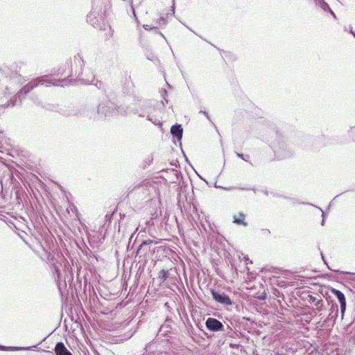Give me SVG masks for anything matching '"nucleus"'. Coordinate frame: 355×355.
Listing matches in <instances>:
<instances>
[{"label": "nucleus", "instance_id": "19", "mask_svg": "<svg viewBox=\"0 0 355 355\" xmlns=\"http://www.w3.org/2000/svg\"><path fill=\"white\" fill-rule=\"evenodd\" d=\"M200 113H203V114L207 117V119L211 121L210 117H209V114H208L207 112H206V111H200Z\"/></svg>", "mask_w": 355, "mask_h": 355}, {"label": "nucleus", "instance_id": "11", "mask_svg": "<svg viewBox=\"0 0 355 355\" xmlns=\"http://www.w3.org/2000/svg\"><path fill=\"white\" fill-rule=\"evenodd\" d=\"M81 80L85 84L94 85L98 89L103 88V83L100 80H96L94 77L91 80L89 79H81Z\"/></svg>", "mask_w": 355, "mask_h": 355}, {"label": "nucleus", "instance_id": "12", "mask_svg": "<svg viewBox=\"0 0 355 355\" xmlns=\"http://www.w3.org/2000/svg\"><path fill=\"white\" fill-rule=\"evenodd\" d=\"M153 347V343H148L146 345V347H145V350H146V352L148 353L149 355H171V354L169 352H153V354L151 353V349L152 347Z\"/></svg>", "mask_w": 355, "mask_h": 355}, {"label": "nucleus", "instance_id": "28", "mask_svg": "<svg viewBox=\"0 0 355 355\" xmlns=\"http://www.w3.org/2000/svg\"><path fill=\"white\" fill-rule=\"evenodd\" d=\"M75 76L78 78L80 76V73H78V74L77 75V73L76 72Z\"/></svg>", "mask_w": 355, "mask_h": 355}, {"label": "nucleus", "instance_id": "16", "mask_svg": "<svg viewBox=\"0 0 355 355\" xmlns=\"http://www.w3.org/2000/svg\"><path fill=\"white\" fill-rule=\"evenodd\" d=\"M234 223L238 224V225H243L244 226H247L248 223H245L243 220L237 218L235 216H234Z\"/></svg>", "mask_w": 355, "mask_h": 355}, {"label": "nucleus", "instance_id": "29", "mask_svg": "<svg viewBox=\"0 0 355 355\" xmlns=\"http://www.w3.org/2000/svg\"><path fill=\"white\" fill-rule=\"evenodd\" d=\"M351 130L355 132V128H352Z\"/></svg>", "mask_w": 355, "mask_h": 355}, {"label": "nucleus", "instance_id": "30", "mask_svg": "<svg viewBox=\"0 0 355 355\" xmlns=\"http://www.w3.org/2000/svg\"><path fill=\"white\" fill-rule=\"evenodd\" d=\"M324 223V220L323 219L322 221V225H323Z\"/></svg>", "mask_w": 355, "mask_h": 355}, {"label": "nucleus", "instance_id": "5", "mask_svg": "<svg viewBox=\"0 0 355 355\" xmlns=\"http://www.w3.org/2000/svg\"><path fill=\"white\" fill-rule=\"evenodd\" d=\"M205 326L211 331H225L223 324L216 318H208L205 322Z\"/></svg>", "mask_w": 355, "mask_h": 355}, {"label": "nucleus", "instance_id": "3", "mask_svg": "<svg viewBox=\"0 0 355 355\" xmlns=\"http://www.w3.org/2000/svg\"><path fill=\"white\" fill-rule=\"evenodd\" d=\"M211 293L213 299L216 302H217L223 305L229 306V305H232L233 304V302L230 298V297L223 292H221L220 291H216L214 289H211Z\"/></svg>", "mask_w": 355, "mask_h": 355}, {"label": "nucleus", "instance_id": "32", "mask_svg": "<svg viewBox=\"0 0 355 355\" xmlns=\"http://www.w3.org/2000/svg\"><path fill=\"white\" fill-rule=\"evenodd\" d=\"M160 35H162V37L165 38L162 33H160Z\"/></svg>", "mask_w": 355, "mask_h": 355}, {"label": "nucleus", "instance_id": "15", "mask_svg": "<svg viewBox=\"0 0 355 355\" xmlns=\"http://www.w3.org/2000/svg\"><path fill=\"white\" fill-rule=\"evenodd\" d=\"M318 5L324 11L330 10V8H329V5L324 0H319Z\"/></svg>", "mask_w": 355, "mask_h": 355}, {"label": "nucleus", "instance_id": "1", "mask_svg": "<svg viewBox=\"0 0 355 355\" xmlns=\"http://www.w3.org/2000/svg\"><path fill=\"white\" fill-rule=\"evenodd\" d=\"M154 111H155V108L151 105L150 102H141L140 100L135 101L134 103L128 105L119 106L116 109L119 114L123 116L131 114H137L139 117H146L148 121L155 125H161L160 119L152 115Z\"/></svg>", "mask_w": 355, "mask_h": 355}, {"label": "nucleus", "instance_id": "24", "mask_svg": "<svg viewBox=\"0 0 355 355\" xmlns=\"http://www.w3.org/2000/svg\"><path fill=\"white\" fill-rule=\"evenodd\" d=\"M349 33L355 37V32L352 29L349 31Z\"/></svg>", "mask_w": 355, "mask_h": 355}, {"label": "nucleus", "instance_id": "18", "mask_svg": "<svg viewBox=\"0 0 355 355\" xmlns=\"http://www.w3.org/2000/svg\"><path fill=\"white\" fill-rule=\"evenodd\" d=\"M153 241L151 240H146L143 241V243L140 245V248H141L144 245L151 243Z\"/></svg>", "mask_w": 355, "mask_h": 355}, {"label": "nucleus", "instance_id": "25", "mask_svg": "<svg viewBox=\"0 0 355 355\" xmlns=\"http://www.w3.org/2000/svg\"><path fill=\"white\" fill-rule=\"evenodd\" d=\"M321 257H322V260H323L324 263L325 264H327V262H326V260L324 259V257H323V254H322V252H321Z\"/></svg>", "mask_w": 355, "mask_h": 355}, {"label": "nucleus", "instance_id": "17", "mask_svg": "<svg viewBox=\"0 0 355 355\" xmlns=\"http://www.w3.org/2000/svg\"><path fill=\"white\" fill-rule=\"evenodd\" d=\"M236 153V156L238 157L241 158L242 159H243L245 162H248V159L250 158V156L248 155H244L242 153Z\"/></svg>", "mask_w": 355, "mask_h": 355}, {"label": "nucleus", "instance_id": "21", "mask_svg": "<svg viewBox=\"0 0 355 355\" xmlns=\"http://www.w3.org/2000/svg\"><path fill=\"white\" fill-rule=\"evenodd\" d=\"M290 156H291L290 153H286L284 155H279V157H281L282 158H286V157H289Z\"/></svg>", "mask_w": 355, "mask_h": 355}, {"label": "nucleus", "instance_id": "13", "mask_svg": "<svg viewBox=\"0 0 355 355\" xmlns=\"http://www.w3.org/2000/svg\"><path fill=\"white\" fill-rule=\"evenodd\" d=\"M19 98L17 94L10 98L6 103L1 105L3 107H8L9 106H15L17 104V100Z\"/></svg>", "mask_w": 355, "mask_h": 355}, {"label": "nucleus", "instance_id": "8", "mask_svg": "<svg viewBox=\"0 0 355 355\" xmlns=\"http://www.w3.org/2000/svg\"><path fill=\"white\" fill-rule=\"evenodd\" d=\"M54 351L55 355H73L65 347L64 344L62 342L56 343Z\"/></svg>", "mask_w": 355, "mask_h": 355}, {"label": "nucleus", "instance_id": "9", "mask_svg": "<svg viewBox=\"0 0 355 355\" xmlns=\"http://www.w3.org/2000/svg\"><path fill=\"white\" fill-rule=\"evenodd\" d=\"M171 135L177 139L178 141H180L182 138L183 129L181 125L175 124L172 125L171 128Z\"/></svg>", "mask_w": 355, "mask_h": 355}, {"label": "nucleus", "instance_id": "23", "mask_svg": "<svg viewBox=\"0 0 355 355\" xmlns=\"http://www.w3.org/2000/svg\"><path fill=\"white\" fill-rule=\"evenodd\" d=\"M160 21H162V24L163 25L166 24V20L163 17L160 18Z\"/></svg>", "mask_w": 355, "mask_h": 355}, {"label": "nucleus", "instance_id": "27", "mask_svg": "<svg viewBox=\"0 0 355 355\" xmlns=\"http://www.w3.org/2000/svg\"><path fill=\"white\" fill-rule=\"evenodd\" d=\"M239 216L242 218H244L245 217V214H243V213H239Z\"/></svg>", "mask_w": 355, "mask_h": 355}, {"label": "nucleus", "instance_id": "26", "mask_svg": "<svg viewBox=\"0 0 355 355\" xmlns=\"http://www.w3.org/2000/svg\"><path fill=\"white\" fill-rule=\"evenodd\" d=\"M224 190H227V191H229V190H232V187H229V188H224V187H222Z\"/></svg>", "mask_w": 355, "mask_h": 355}, {"label": "nucleus", "instance_id": "14", "mask_svg": "<svg viewBox=\"0 0 355 355\" xmlns=\"http://www.w3.org/2000/svg\"><path fill=\"white\" fill-rule=\"evenodd\" d=\"M159 279H160L162 282L167 279L168 277V272L165 270H162L159 272Z\"/></svg>", "mask_w": 355, "mask_h": 355}, {"label": "nucleus", "instance_id": "20", "mask_svg": "<svg viewBox=\"0 0 355 355\" xmlns=\"http://www.w3.org/2000/svg\"><path fill=\"white\" fill-rule=\"evenodd\" d=\"M31 347H12L13 349L16 350H24V349H30Z\"/></svg>", "mask_w": 355, "mask_h": 355}, {"label": "nucleus", "instance_id": "6", "mask_svg": "<svg viewBox=\"0 0 355 355\" xmlns=\"http://www.w3.org/2000/svg\"><path fill=\"white\" fill-rule=\"evenodd\" d=\"M115 108L110 103H102L99 104L97 113L101 118L107 117L114 114Z\"/></svg>", "mask_w": 355, "mask_h": 355}, {"label": "nucleus", "instance_id": "4", "mask_svg": "<svg viewBox=\"0 0 355 355\" xmlns=\"http://www.w3.org/2000/svg\"><path fill=\"white\" fill-rule=\"evenodd\" d=\"M87 20L94 28H101V23L103 21V17L101 12L100 13L99 11L94 9L87 15Z\"/></svg>", "mask_w": 355, "mask_h": 355}, {"label": "nucleus", "instance_id": "31", "mask_svg": "<svg viewBox=\"0 0 355 355\" xmlns=\"http://www.w3.org/2000/svg\"><path fill=\"white\" fill-rule=\"evenodd\" d=\"M0 349H4V347L0 345Z\"/></svg>", "mask_w": 355, "mask_h": 355}, {"label": "nucleus", "instance_id": "33", "mask_svg": "<svg viewBox=\"0 0 355 355\" xmlns=\"http://www.w3.org/2000/svg\"><path fill=\"white\" fill-rule=\"evenodd\" d=\"M174 3H175V0H173V3L174 4Z\"/></svg>", "mask_w": 355, "mask_h": 355}, {"label": "nucleus", "instance_id": "10", "mask_svg": "<svg viewBox=\"0 0 355 355\" xmlns=\"http://www.w3.org/2000/svg\"><path fill=\"white\" fill-rule=\"evenodd\" d=\"M309 302L313 303L314 305L316 306V309L318 311H320L322 309L323 304H322V300L320 296L318 297L313 296V295H309Z\"/></svg>", "mask_w": 355, "mask_h": 355}, {"label": "nucleus", "instance_id": "2", "mask_svg": "<svg viewBox=\"0 0 355 355\" xmlns=\"http://www.w3.org/2000/svg\"><path fill=\"white\" fill-rule=\"evenodd\" d=\"M72 74H68L67 75V78H64L62 79H54L51 78V77H49L47 75L42 76L40 77H38L29 83H28L25 86H24L19 92H17V96L19 97V99L21 100L22 96L26 95V94L29 93L31 90H33L35 87L38 86L39 85H44L46 84V86H49L50 85H53L55 86L58 85H67L69 84L71 81L68 78L69 76H71Z\"/></svg>", "mask_w": 355, "mask_h": 355}, {"label": "nucleus", "instance_id": "22", "mask_svg": "<svg viewBox=\"0 0 355 355\" xmlns=\"http://www.w3.org/2000/svg\"><path fill=\"white\" fill-rule=\"evenodd\" d=\"M331 15L336 19V16L335 15V13L331 10V9L330 8V10H328Z\"/></svg>", "mask_w": 355, "mask_h": 355}, {"label": "nucleus", "instance_id": "7", "mask_svg": "<svg viewBox=\"0 0 355 355\" xmlns=\"http://www.w3.org/2000/svg\"><path fill=\"white\" fill-rule=\"evenodd\" d=\"M331 292L338 299L340 305L341 313L343 314L346 309V301L344 294L341 291L335 288H332Z\"/></svg>", "mask_w": 355, "mask_h": 355}]
</instances>
